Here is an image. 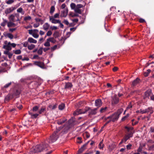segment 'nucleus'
Here are the masks:
<instances>
[{"label": "nucleus", "instance_id": "obj_38", "mask_svg": "<svg viewBox=\"0 0 154 154\" xmlns=\"http://www.w3.org/2000/svg\"><path fill=\"white\" fill-rule=\"evenodd\" d=\"M55 11V7L54 6H52L51 7L50 13L51 14H52Z\"/></svg>", "mask_w": 154, "mask_h": 154}, {"label": "nucleus", "instance_id": "obj_1", "mask_svg": "<svg viewBox=\"0 0 154 154\" xmlns=\"http://www.w3.org/2000/svg\"><path fill=\"white\" fill-rule=\"evenodd\" d=\"M59 130H57L55 131L52 135L50 136V138L47 139L41 144L37 145L35 147H32L31 149V152L34 153L41 152L44 150H47L46 149L48 147L49 145L47 143H52L55 141L59 137L57 134Z\"/></svg>", "mask_w": 154, "mask_h": 154}, {"label": "nucleus", "instance_id": "obj_3", "mask_svg": "<svg viewBox=\"0 0 154 154\" xmlns=\"http://www.w3.org/2000/svg\"><path fill=\"white\" fill-rule=\"evenodd\" d=\"M89 107H88L85 108L84 110L81 109H77L74 112L73 115L75 116L79 114L85 113L89 110Z\"/></svg>", "mask_w": 154, "mask_h": 154}, {"label": "nucleus", "instance_id": "obj_57", "mask_svg": "<svg viewBox=\"0 0 154 154\" xmlns=\"http://www.w3.org/2000/svg\"><path fill=\"white\" fill-rule=\"evenodd\" d=\"M52 34V32L51 31H48L46 33V35L48 36H50Z\"/></svg>", "mask_w": 154, "mask_h": 154}, {"label": "nucleus", "instance_id": "obj_60", "mask_svg": "<svg viewBox=\"0 0 154 154\" xmlns=\"http://www.w3.org/2000/svg\"><path fill=\"white\" fill-rule=\"evenodd\" d=\"M60 13H57L55 14L54 16V18H58L59 17Z\"/></svg>", "mask_w": 154, "mask_h": 154}, {"label": "nucleus", "instance_id": "obj_25", "mask_svg": "<svg viewBox=\"0 0 154 154\" xmlns=\"http://www.w3.org/2000/svg\"><path fill=\"white\" fill-rule=\"evenodd\" d=\"M4 54H5L8 55L9 59H11L13 55V54L12 53L9 52V51H4Z\"/></svg>", "mask_w": 154, "mask_h": 154}, {"label": "nucleus", "instance_id": "obj_29", "mask_svg": "<svg viewBox=\"0 0 154 154\" xmlns=\"http://www.w3.org/2000/svg\"><path fill=\"white\" fill-rule=\"evenodd\" d=\"M3 22L1 24V25L2 26L4 27L6 25L7 23V24H8V22L7 20L4 19H3Z\"/></svg>", "mask_w": 154, "mask_h": 154}, {"label": "nucleus", "instance_id": "obj_28", "mask_svg": "<svg viewBox=\"0 0 154 154\" xmlns=\"http://www.w3.org/2000/svg\"><path fill=\"white\" fill-rule=\"evenodd\" d=\"M123 111V109L122 108H121L119 109L116 112H115V113L117 114L118 116L119 117V116L121 115V114L122 113Z\"/></svg>", "mask_w": 154, "mask_h": 154}, {"label": "nucleus", "instance_id": "obj_9", "mask_svg": "<svg viewBox=\"0 0 154 154\" xmlns=\"http://www.w3.org/2000/svg\"><path fill=\"white\" fill-rule=\"evenodd\" d=\"M11 42H9L8 43L7 45H4L3 47V48L6 50V51H9L11 50V47L10 45Z\"/></svg>", "mask_w": 154, "mask_h": 154}, {"label": "nucleus", "instance_id": "obj_12", "mask_svg": "<svg viewBox=\"0 0 154 154\" xmlns=\"http://www.w3.org/2000/svg\"><path fill=\"white\" fill-rule=\"evenodd\" d=\"M15 9V8L13 7H11L7 8L5 10V13L6 14H8L12 12Z\"/></svg>", "mask_w": 154, "mask_h": 154}, {"label": "nucleus", "instance_id": "obj_41", "mask_svg": "<svg viewBox=\"0 0 154 154\" xmlns=\"http://www.w3.org/2000/svg\"><path fill=\"white\" fill-rule=\"evenodd\" d=\"M14 53L16 54H20L21 53V51L20 49L17 50L15 51H13Z\"/></svg>", "mask_w": 154, "mask_h": 154}, {"label": "nucleus", "instance_id": "obj_53", "mask_svg": "<svg viewBox=\"0 0 154 154\" xmlns=\"http://www.w3.org/2000/svg\"><path fill=\"white\" fill-rule=\"evenodd\" d=\"M72 13H71L69 15L70 16H71L72 17H79V15L78 14H74Z\"/></svg>", "mask_w": 154, "mask_h": 154}, {"label": "nucleus", "instance_id": "obj_20", "mask_svg": "<svg viewBox=\"0 0 154 154\" xmlns=\"http://www.w3.org/2000/svg\"><path fill=\"white\" fill-rule=\"evenodd\" d=\"M144 111L145 112L144 113H145L150 112V114L152 113L153 112L152 107H149L147 109H145Z\"/></svg>", "mask_w": 154, "mask_h": 154}, {"label": "nucleus", "instance_id": "obj_61", "mask_svg": "<svg viewBox=\"0 0 154 154\" xmlns=\"http://www.w3.org/2000/svg\"><path fill=\"white\" fill-rule=\"evenodd\" d=\"M28 42H25L23 43V46L24 47H26L27 46L28 47Z\"/></svg>", "mask_w": 154, "mask_h": 154}, {"label": "nucleus", "instance_id": "obj_26", "mask_svg": "<svg viewBox=\"0 0 154 154\" xmlns=\"http://www.w3.org/2000/svg\"><path fill=\"white\" fill-rule=\"evenodd\" d=\"M4 35L5 37H8L11 39H12L14 37L13 35L10 33H7V34L4 33Z\"/></svg>", "mask_w": 154, "mask_h": 154}, {"label": "nucleus", "instance_id": "obj_46", "mask_svg": "<svg viewBox=\"0 0 154 154\" xmlns=\"http://www.w3.org/2000/svg\"><path fill=\"white\" fill-rule=\"evenodd\" d=\"M133 132L132 131H131L128 133H127V135L130 137H131L133 136Z\"/></svg>", "mask_w": 154, "mask_h": 154}, {"label": "nucleus", "instance_id": "obj_52", "mask_svg": "<svg viewBox=\"0 0 154 154\" xmlns=\"http://www.w3.org/2000/svg\"><path fill=\"white\" fill-rule=\"evenodd\" d=\"M104 146V145L103 144L99 143L98 145V147L100 149H103Z\"/></svg>", "mask_w": 154, "mask_h": 154}, {"label": "nucleus", "instance_id": "obj_5", "mask_svg": "<svg viewBox=\"0 0 154 154\" xmlns=\"http://www.w3.org/2000/svg\"><path fill=\"white\" fill-rule=\"evenodd\" d=\"M119 117L115 113L111 115L106 117L105 119L106 120H107L109 119H111L112 122H115L118 120Z\"/></svg>", "mask_w": 154, "mask_h": 154}, {"label": "nucleus", "instance_id": "obj_50", "mask_svg": "<svg viewBox=\"0 0 154 154\" xmlns=\"http://www.w3.org/2000/svg\"><path fill=\"white\" fill-rule=\"evenodd\" d=\"M39 114H33L32 115L31 118H36L37 116H38Z\"/></svg>", "mask_w": 154, "mask_h": 154}, {"label": "nucleus", "instance_id": "obj_55", "mask_svg": "<svg viewBox=\"0 0 154 154\" xmlns=\"http://www.w3.org/2000/svg\"><path fill=\"white\" fill-rule=\"evenodd\" d=\"M32 35L34 38H38L39 36V35L38 34L35 33H33L32 34Z\"/></svg>", "mask_w": 154, "mask_h": 154}, {"label": "nucleus", "instance_id": "obj_8", "mask_svg": "<svg viewBox=\"0 0 154 154\" xmlns=\"http://www.w3.org/2000/svg\"><path fill=\"white\" fill-rule=\"evenodd\" d=\"M102 104V101L100 99L96 100L95 101V105L97 108L100 107Z\"/></svg>", "mask_w": 154, "mask_h": 154}, {"label": "nucleus", "instance_id": "obj_14", "mask_svg": "<svg viewBox=\"0 0 154 154\" xmlns=\"http://www.w3.org/2000/svg\"><path fill=\"white\" fill-rule=\"evenodd\" d=\"M89 141H88L87 143L84 144L83 146L79 150L78 153L79 154L82 153L83 151L85 149V147L88 144Z\"/></svg>", "mask_w": 154, "mask_h": 154}, {"label": "nucleus", "instance_id": "obj_58", "mask_svg": "<svg viewBox=\"0 0 154 154\" xmlns=\"http://www.w3.org/2000/svg\"><path fill=\"white\" fill-rule=\"evenodd\" d=\"M142 149H143V147H142V146H140L139 147L138 149L137 150V151L138 152H140L142 151Z\"/></svg>", "mask_w": 154, "mask_h": 154}, {"label": "nucleus", "instance_id": "obj_64", "mask_svg": "<svg viewBox=\"0 0 154 154\" xmlns=\"http://www.w3.org/2000/svg\"><path fill=\"white\" fill-rule=\"evenodd\" d=\"M149 150L154 149V144L152 145V146H149Z\"/></svg>", "mask_w": 154, "mask_h": 154}, {"label": "nucleus", "instance_id": "obj_37", "mask_svg": "<svg viewBox=\"0 0 154 154\" xmlns=\"http://www.w3.org/2000/svg\"><path fill=\"white\" fill-rule=\"evenodd\" d=\"M150 72L151 70H150V69H148L147 70V72H144V75L146 77H147V76H148L149 74L150 73Z\"/></svg>", "mask_w": 154, "mask_h": 154}, {"label": "nucleus", "instance_id": "obj_15", "mask_svg": "<svg viewBox=\"0 0 154 154\" xmlns=\"http://www.w3.org/2000/svg\"><path fill=\"white\" fill-rule=\"evenodd\" d=\"M20 91L19 89H15L14 90L12 96L14 97V96H17L20 95Z\"/></svg>", "mask_w": 154, "mask_h": 154}, {"label": "nucleus", "instance_id": "obj_13", "mask_svg": "<svg viewBox=\"0 0 154 154\" xmlns=\"http://www.w3.org/2000/svg\"><path fill=\"white\" fill-rule=\"evenodd\" d=\"M49 20L53 23L56 24L60 22V20L55 19L52 16L49 17Z\"/></svg>", "mask_w": 154, "mask_h": 154}, {"label": "nucleus", "instance_id": "obj_62", "mask_svg": "<svg viewBox=\"0 0 154 154\" xmlns=\"http://www.w3.org/2000/svg\"><path fill=\"white\" fill-rule=\"evenodd\" d=\"M16 29H17L16 28H10L9 29V31L10 32H13L14 31L16 30Z\"/></svg>", "mask_w": 154, "mask_h": 154}, {"label": "nucleus", "instance_id": "obj_32", "mask_svg": "<svg viewBox=\"0 0 154 154\" xmlns=\"http://www.w3.org/2000/svg\"><path fill=\"white\" fill-rule=\"evenodd\" d=\"M65 106V104H64L62 103L61 104H60L58 106V108L59 110H63Z\"/></svg>", "mask_w": 154, "mask_h": 154}, {"label": "nucleus", "instance_id": "obj_51", "mask_svg": "<svg viewBox=\"0 0 154 154\" xmlns=\"http://www.w3.org/2000/svg\"><path fill=\"white\" fill-rule=\"evenodd\" d=\"M107 107H105L104 108H102L100 109V112L101 113H103L106 110Z\"/></svg>", "mask_w": 154, "mask_h": 154}, {"label": "nucleus", "instance_id": "obj_6", "mask_svg": "<svg viewBox=\"0 0 154 154\" xmlns=\"http://www.w3.org/2000/svg\"><path fill=\"white\" fill-rule=\"evenodd\" d=\"M111 99V103L113 105H115L119 102V99L116 94H115L112 97Z\"/></svg>", "mask_w": 154, "mask_h": 154}, {"label": "nucleus", "instance_id": "obj_10", "mask_svg": "<svg viewBox=\"0 0 154 154\" xmlns=\"http://www.w3.org/2000/svg\"><path fill=\"white\" fill-rule=\"evenodd\" d=\"M152 94V90L150 89H149L146 91L144 94V99L146 98H149V96H150Z\"/></svg>", "mask_w": 154, "mask_h": 154}, {"label": "nucleus", "instance_id": "obj_44", "mask_svg": "<svg viewBox=\"0 0 154 154\" xmlns=\"http://www.w3.org/2000/svg\"><path fill=\"white\" fill-rule=\"evenodd\" d=\"M69 125H66L64 127V128L63 129V131L64 132H67L69 129Z\"/></svg>", "mask_w": 154, "mask_h": 154}, {"label": "nucleus", "instance_id": "obj_19", "mask_svg": "<svg viewBox=\"0 0 154 154\" xmlns=\"http://www.w3.org/2000/svg\"><path fill=\"white\" fill-rule=\"evenodd\" d=\"M46 112L47 110L46 107L45 106H42L39 110L38 112L39 114H41L44 112L46 113Z\"/></svg>", "mask_w": 154, "mask_h": 154}, {"label": "nucleus", "instance_id": "obj_63", "mask_svg": "<svg viewBox=\"0 0 154 154\" xmlns=\"http://www.w3.org/2000/svg\"><path fill=\"white\" fill-rule=\"evenodd\" d=\"M1 65L2 66H4L5 67H7L8 66V65L7 63H3Z\"/></svg>", "mask_w": 154, "mask_h": 154}, {"label": "nucleus", "instance_id": "obj_56", "mask_svg": "<svg viewBox=\"0 0 154 154\" xmlns=\"http://www.w3.org/2000/svg\"><path fill=\"white\" fill-rule=\"evenodd\" d=\"M16 109L15 108H13L12 109H9V112H12V113H14L15 112V111H16Z\"/></svg>", "mask_w": 154, "mask_h": 154}, {"label": "nucleus", "instance_id": "obj_16", "mask_svg": "<svg viewBox=\"0 0 154 154\" xmlns=\"http://www.w3.org/2000/svg\"><path fill=\"white\" fill-rule=\"evenodd\" d=\"M68 12V9L67 8L61 11V13L60 15L61 17H65L66 16Z\"/></svg>", "mask_w": 154, "mask_h": 154}, {"label": "nucleus", "instance_id": "obj_36", "mask_svg": "<svg viewBox=\"0 0 154 154\" xmlns=\"http://www.w3.org/2000/svg\"><path fill=\"white\" fill-rule=\"evenodd\" d=\"M39 108V107L37 106H34L32 109V111L33 112H35L37 111Z\"/></svg>", "mask_w": 154, "mask_h": 154}, {"label": "nucleus", "instance_id": "obj_24", "mask_svg": "<svg viewBox=\"0 0 154 154\" xmlns=\"http://www.w3.org/2000/svg\"><path fill=\"white\" fill-rule=\"evenodd\" d=\"M49 27L50 25L48 23H45L43 26V29L46 31L49 29Z\"/></svg>", "mask_w": 154, "mask_h": 154}, {"label": "nucleus", "instance_id": "obj_31", "mask_svg": "<svg viewBox=\"0 0 154 154\" xmlns=\"http://www.w3.org/2000/svg\"><path fill=\"white\" fill-rule=\"evenodd\" d=\"M57 104H55L53 106L52 105H50L48 106V108L52 109H54L57 108Z\"/></svg>", "mask_w": 154, "mask_h": 154}, {"label": "nucleus", "instance_id": "obj_54", "mask_svg": "<svg viewBox=\"0 0 154 154\" xmlns=\"http://www.w3.org/2000/svg\"><path fill=\"white\" fill-rule=\"evenodd\" d=\"M84 135L87 138H88L90 136L89 134L87 132H86L84 134Z\"/></svg>", "mask_w": 154, "mask_h": 154}, {"label": "nucleus", "instance_id": "obj_47", "mask_svg": "<svg viewBox=\"0 0 154 154\" xmlns=\"http://www.w3.org/2000/svg\"><path fill=\"white\" fill-rule=\"evenodd\" d=\"M31 17L30 16H26V17H25L24 19V20H25V21H27V20H31Z\"/></svg>", "mask_w": 154, "mask_h": 154}, {"label": "nucleus", "instance_id": "obj_4", "mask_svg": "<svg viewBox=\"0 0 154 154\" xmlns=\"http://www.w3.org/2000/svg\"><path fill=\"white\" fill-rule=\"evenodd\" d=\"M19 17V14H12L9 16L8 18L10 21L14 22L20 20Z\"/></svg>", "mask_w": 154, "mask_h": 154}, {"label": "nucleus", "instance_id": "obj_59", "mask_svg": "<svg viewBox=\"0 0 154 154\" xmlns=\"http://www.w3.org/2000/svg\"><path fill=\"white\" fill-rule=\"evenodd\" d=\"M57 47V45H56L51 48V50L52 51H54L55 50Z\"/></svg>", "mask_w": 154, "mask_h": 154}, {"label": "nucleus", "instance_id": "obj_23", "mask_svg": "<svg viewBox=\"0 0 154 154\" xmlns=\"http://www.w3.org/2000/svg\"><path fill=\"white\" fill-rule=\"evenodd\" d=\"M28 42L30 43H36L37 41L36 40L34 39L31 37H29L28 38Z\"/></svg>", "mask_w": 154, "mask_h": 154}, {"label": "nucleus", "instance_id": "obj_21", "mask_svg": "<svg viewBox=\"0 0 154 154\" xmlns=\"http://www.w3.org/2000/svg\"><path fill=\"white\" fill-rule=\"evenodd\" d=\"M13 96L11 94H8L5 98V102H8L12 98Z\"/></svg>", "mask_w": 154, "mask_h": 154}, {"label": "nucleus", "instance_id": "obj_35", "mask_svg": "<svg viewBox=\"0 0 154 154\" xmlns=\"http://www.w3.org/2000/svg\"><path fill=\"white\" fill-rule=\"evenodd\" d=\"M35 45L33 44H31L28 46V48L29 50H31L35 48Z\"/></svg>", "mask_w": 154, "mask_h": 154}, {"label": "nucleus", "instance_id": "obj_30", "mask_svg": "<svg viewBox=\"0 0 154 154\" xmlns=\"http://www.w3.org/2000/svg\"><path fill=\"white\" fill-rule=\"evenodd\" d=\"M48 40L49 41V42H51L53 43H55L56 41V40L53 37L48 38Z\"/></svg>", "mask_w": 154, "mask_h": 154}, {"label": "nucleus", "instance_id": "obj_7", "mask_svg": "<svg viewBox=\"0 0 154 154\" xmlns=\"http://www.w3.org/2000/svg\"><path fill=\"white\" fill-rule=\"evenodd\" d=\"M73 87V85L70 82H66L65 83L64 89L67 90L70 89Z\"/></svg>", "mask_w": 154, "mask_h": 154}, {"label": "nucleus", "instance_id": "obj_34", "mask_svg": "<svg viewBox=\"0 0 154 154\" xmlns=\"http://www.w3.org/2000/svg\"><path fill=\"white\" fill-rule=\"evenodd\" d=\"M23 10L22 8L20 7L17 9V11L18 12L21 13L23 15L24 13V11H23Z\"/></svg>", "mask_w": 154, "mask_h": 154}, {"label": "nucleus", "instance_id": "obj_49", "mask_svg": "<svg viewBox=\"0 0 154 154\" xmlns=\"http://www.w3.org/2000/svg\"><path fill=\"white\" fill-rule=\"evenodd\" d=\"M14 2V0H8L6 2V3L8 4H11Z\"/></svg>", "mask_w": 154, "mask_h": 154}, {"label": "nucleus", "instance_id": "obj_39", "mask_svg": "<svg viewBox=\"0 0 154 154\" xmlns=\"http://www.w3.org/2000/svg\"><path fill=\"white\" fill-rule=\"evenodd\" d=\"M49 42V41H48L47 39V41L44 44V45L46 47L50 46V44Z\"/></svg>", "mask_w": 154, "mask_h": 154}, {"label": "nucleus", "instance_id": "obj_2", "mask_svg": "<svg viewBox=\"0 0 154 154\" xmlns=\"http://www.w3.org/2000/svg\"><path fill=\"white\" fill-rule=\"evenodd\" d=\"M70 6L71 9L74 10L75 13L79 14H82V10L80 8L83 7V5H82L79 4L76 5L75 3H71L70 5Z\"/></svg>", "mask_w": 154, "mask_h": 154}, {"label": "nucleus", "instance_id": "obj_33", "mask_svg": "<svg viewBox=\"0 0 154 154\" xmlns=\"http://www.w3.org/2000/svg\"><path fill=\"white\" fill-rule=\"evenodd\" d=\"M129 114H127L125 116L122 117L121 119L122 121H124L125 120L127 119L129 117Z\"/></svg>", "mask_w": 154, "mask_h": 154}, {"label": "nucleus", "instance_id": "obj_27", "mask_svg": "<svg viewBox=\"0 0 154 154\" xmlns=\"http://www.w3.org/2000/svg\"><path fill=\"white\" fill-rule=\"evenodd\" d=\"M66 121V120L65 119H61L59 120H58L57 121V123L58 125H60L64 123Z\"/></svg>", "mask_w": 154, "mask_h": 154}, {"label": "nucleus", "instance_id": "obj_43", "mask_svg": "<svg viewBox=\"0 0 154 154\" xmlns=\"http://www.w3.org/2000/svg\"><path fill=\"white\" fill-rule=\"evenodd\" d=\"M53 35L55 38H57L59 36V32L58 31H55Z\"/></svg>", "mask_w": 154, "mask_h": 154}, {"label": "nucleus", "instance_id": "obj_11", "mask_svg": "<svg viewBox=\"0 0 154 154\" xmlns=\"http://www.w3.org/2000/svg\"><path fill=\"white\" fill-rule=\"evenodd\" d=\"M34 64L42 69L45 68V66L43 62L36 61L35 62Z\"/></svg>", "mask_w": 154, "mask_h": 154}, {"label": "nucleus", "instance_id": "obj_17", "mask_svg": "<svg viewBox=\"0 0 154 154\" xmlns=\"http://www.w3.org/2000/svg\"><path fill=\"white\" fill-rule=\"evenodd\" d=\"M140 82V79L137 78L135 80H134L132 82V85L133 87L136 86Z\"/></svg>", "mask_w": 154, "mask_h": 154}, {"label": "nucleus", "instance_id": "obj_18", "mask_svg": "<svg viewBox=\"0 0 154 154\" xmlns=\"http://www.w3.org/2000/svg\"><path fill=\"white\" fill-rule=\"evenodd\" d=\"M97 109V108H95L93 109H91V108L90 107L89 110L87 112H88L89 113V115H95L96 114V110Z\"/></svg>", "mask_w": 154, "mask_h": 154}, {"label": "nucleus", "instance_id": "obj_48", "mask_svg": "<svg viewBox=\"0 0 154 154\" xmlns=\"http://www.w3.org/2000/svg\"><path fill=\"white\" fill-rule=\"evenodd\" d=\"M130 137L128 136L127 135H125L124 137L123 140H124V142H126L128 139Z\"/></svg>", "mask_w": 154, "mask_h": 154}, {"label": "nucleus", "instance_id": "obj_42", "mask_svg": "<svg viewBox=\"0 0 154 154\" xmlns=\"http://www.w3.org/2000/svg\"><path fill=\"white\" fill-rule=\"evenodd\" d=\"M43 48L41 47L38 49V54L39 55H42L43 53Z\"/></svg>", "mask_w": 154, "mask_h": 154}, {"label": "nucleus", "instance_id": "obj_22", "mask_svg": "<svg viewBox=\"0 0 154 154\" xmlns=\"http://www.w3.org/2000/svg\"><path fill=\"white\" fill-rule=\"evenodd\" d=\"M13 22L10 21L8 22L7 24V26L8 27H14L16 26V25L15 23H13Z\"/></svg>", "mask_w": 154, "mask_h": 154}, {"label": "nucleus", "instance_id": "obj_40", "mask_svg": "<svg viewBox=\"0 0 154 154\" xmlns=\"http://www.w3.org/2000/svg\"><path fill=\"white\" fill-rule=\"evenodd\" d=\"M12 82H11L8 83L6 84H5L3 88H8L11 84Z\"/></svg>", "mask_w": 154, "mask_h": 154}, {"label": "nucleus", "instance_id": "obj_45", "mask_svg": "<svg viewBox=\"0 0 154 154\" xmlns=\"http://www.w3.org/2000/svg\"><path fill=\"white\" fill-rule=\"evenodd\" d=\"M32 83V84L34 85L33 87H35L36 86L37 84V82L34 81V82H30L28 83V85H30V84Z\"/></svg>", "mask_w": 154, "mask_h": 154}]
</instances>
